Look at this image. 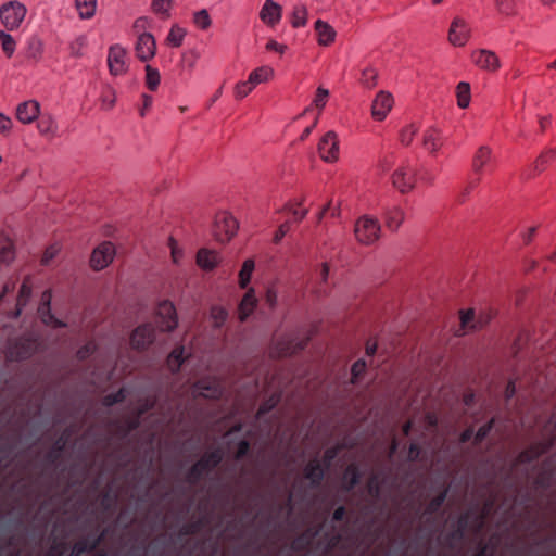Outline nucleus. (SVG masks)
Segmentation results:
<instances>
[{
	"label": "nucleus",
	"mask_w": 556,
	"mask_h": 556,
	"mask_svg": "<svg viewBox=\"0 0 556 556\" xmlns=\"http://www.w3.org/2000/svg\"><path fill=\"white\" fill-rule=\"evenodd\" d=\"M355 237L363 244H371L379 239L380 224L377 219L363 216L355 224Z\"/></svg>",
	"instance_id": "5"
},
{
	"label": "nucleus",
	"mask_w": 556,
	"mask_h": 556,
	"mask_svg": "<svg viewBox=\"0 0 556 556\" xmlns=\"http://www.w3.org/2000/svg\"><path fill=\"white\" fill-rule=\"evenodd\" d=\"M38 312H39V316H40L41 321L46 326L52 327V328H61V327H65L66 326L65 323H63L62 320L58 319L51 313L50 307L40 306Z\"/></svg>",
	"instance_id": "33"
},
{
	"label": "nucleus",
	"mask_w": 556,
	"mask_h": 556,
	"mask_svg": "<svg viewBox=\"0 0 556 556\" xmlns=\"http://www.w3.org/2000/svg\"><path fill=\"white\" fill-rule=\"evenodd\" d=\"M220 458H222V456L218 452L204 457L198 464L194 465V467L192 469V475L198 476L204 469L215 466L220 460Z\"/></svg>",
	"instance_id": "37"
},
{
	"label": "nucleus",
	"mask_w": 556,
	"mask_h": 556,
	"mask_svg": "<svg viewBox=\"0 0 556 556\" xmlns=\"http://www.w3.org/2000/svg\"><path fill=\"white\" fill-rule=\"evenodd\" d=\"M76 8L81 18H91L96 13L97 0H76Z\"/></svg>",
	"instance_id": "36"
},
{
	"label": "nucleus",
	"mask_w": 556,
	"mask_h": 556,
	"mask_svg": "<svg viewBox=\"0 0 556 556\" xmlns=\"http://www.w3.org/2000/svg\"><path fill=\"white\" fill-rule=\"evenodd\" d=\"M31 353V344L28 342L27 349L22 348V350H18L17 346L15 349H12L9 353L10 358L12 359H20L25 358Z\"/></svg>",
	"instance_id": "63"
},
{
	"label": "nucleus",
	"mask_w": 556,
	"mask_h": 556,
	"mask_svg": "<svg viewBox=\"0 0 556 556\" xmlns=\"http://www.w3.org/2000/svg\"><path fill=\"white\" fill-rule=\"evenodd\" d=\"M326 471L327 469L317 457L311 459L303 469L304 477L309 481L312 488L320 486Z\"/></svg>",
	"instance_id": "17"
},
{
	"label": "nucleus",
	"mask_w": 556,
	"mask_h": 556,
	"mask_svg": "<svg viewBox=\"0 0 556 556\" xmlns=\"http://www.w3.org/2000/svg\"><path fill=\"white\" fill-rule=\"evenodd\" d=\"M494 548L488 543L480 542L477 552L472 556H493Z\"/></svg>",
	"instance_id": "64"
},
{
	"label": "nucleus",
	"mask_w": 556,
	"mask_h": 556,
	"mask_svg": "<svg viewBox=\"0 0 556 556\" xmlns=\"http://www.w3.org/2000/svg\"><path fill=\"white\" fill-rule=\"evenodd\" d=\"M172 7L173 0H152L151 3L152 11L163 17H168L170 15Z\"/></svg>",
	"instance_id": "41"
},
{
	"label": "nucleus",
	"mask_w": 556,
	"mask_h": 556,
	"mask_svg": "<svg viewBox=\"0 0 556 556\" xmlns=\"http://www.w3.org/2000/svg\"><path fill=\"white\" fill-rule=\"evenodd\" d=\"M60 251H61L60 244H58V243L51 244L45 251L41 263L43 265H48L50 263V261L53 260L59 254Z\"/></svg>",
	"instance_id": "57"
},
{
	"label": "nucleus",
	"mask_w": 556,
	"mask_h": 556,
	"mask_svg": "<svg viewBox=\"0 0 556 556\" xmlns=\"http://www.w3.org/2000/svg\"><path fill=\"white\" fill-rule=\"evenodd\" d=\"M254 86L250 83V80L239 81L235 86V97L239 100L244 99L248 94L253 90Z\"/></svg>",
	"instance_id": "53"
},
{
	"label": "nucleus",
	"mask_w": 556,
	"mask_h": 556,
	"mask_svg": "<svg viewBox=\"0 0 556 556\" xmlns=\"http://www.w3.org/2000/svg\"><path fill=\"white\" fill-rule=\"evenodd\" d=\"M185 349L182 346L175 349L168 356L167 363L172 371H177L184 363Z\"/></svg>",
	"instance_id": "39"
},
{
	"label": "nucleus",
	"mask_w": 556,
	"mask_h": 556,
	"mask_svg": "<svg viewBox=\"0 0 556 556\" xmlns=\"http://www.w3.org/2000/svg\"><path fill=\"white\" fill-rule=\"evenodd\" d=\"M497 12L505 16H513L516 14L515 0H494Z\"/></svg>",
	"instance_id": "46"
},
{
	"label": "nucleus",
	"mask_w": 556,
	"mask_h": 556,
	"mask_svg": "<svg viewBox=\"0 0 556 556\" xmlns=\"http://www.w3.org/2000/svg\"><path fill=\"white\" fill-rule=\"evenodd\" d=\"M307 11L304 5H296L291 14V24L293 27L304 26L306 23Z\"/></svg>",
	"instance_id": "48"
},
{
	"label": "nucleus",
	"mask_w": 556,
	"mask_h": 556,
	"mask_svg": "<svg viewBox=\"0 0 556 556\" xmlns=\"http://www.w3.org/2000/svg\"><path fill=\"white\" fill-rule=\"evenodd\" d=\"M422 144L431 154H435L443 144L442 132L434 127H430L424 132Z\"/></svg>",
	"instance_id": "23"
},
{
	"label": "nucleus",
	"mask_w": 556,
	"mask_h": 556,
	"mask_svg": "<svg viewBox=\"0 0 556 556\" xmlns=\"http://www.w3.org/2000/svg\"><path fill=\"white\" fill-rule=\"evenodd\" d=\"M318 153L325 162H336L339 157V139L334 131H328L318 143Z\"/></svg>",
	"instance_id": "11"
},
{
	"label": "nucleus",
	"mask_w": 556,
	"mask_h": 556,
	"mask_svg": "<svg viewBox=\"0 0 556 556\" xmlns=\"http://www.w3.org/2000/svg\"><path fill=\"white\" fill-rule=\"evenodd\" d=\"M187 31L180 27L179 25H173L168 36H167V42L173 47H179L181 46Z\"/></svg>",
	"instance_id": "40"
},
{
	"label": "nucleus",
	"mask_w": 556,
	"mask_h": 556,
	"mask_svg": "<svg viewBox=\"0 0 556 556\" xmlns=\"http://www.w3.org/2000/svg\"><path fill=\"white\" fill-rule=\"evenodd\" d=\"M362 473L356 465H350L346 467L342 480L343 490L351 492L361 481Z\"/></svg>",
	"instance_id": "25"
},
{
	"label": "nucleus",
	"mask_w": 556,
	"mask_h": 556,
	"mask_svg": "<svg viewBox=\"0 0 556 556\" xmlns=\"http://www.w3.org/2000/svg\"><path fill=\"white\" fill-rule=\"evenodd\" d=\"M492 427V421L481 426L475 434V443L480 444L489 435Z\"/></svg>",
	"instance_id": "61"
},
{
	"label": "nucleus",
	"mask_w": 556,
	"mask_h": 556,
	"mask_svg": "<svg viewBox=\"0 0 556 556\" xmlns=\"http://www.w3.org/2000/svg\"><path fill=\"white\" fill-rule=\"evenodd\" d=\"M447 496V489H444L437 496H434L426 508V513L429 515L435 514L444 504Z\"/></svg>",
	"instance_id": "50"
},
{
	"label": "nucleus",
	"mask_w": 556,
	"mask_h": 556,
	"mask_svg": "<svg viewBox=\"0 0 556 556\" xmlns=\"http://www.w3.org/2000/svg\"><path fill=\"white\" fill-rule=\"evenodd\" d=\"M222 262L220 254L208 248H201L197 252L195 263L197 265L205 271H213Z\"/></svg>",
	"instance_id": "16"
},
{
	"label": "nucleus",
	"mask_w": 556,
	"mask_h": 556,
	"mask_svg": "<svg viewBox=\"0 0 556 556\" xmlns=\"http://www.w3.org/2000/svg\"><path fill=\"white\" fill-rule=\"evenodd\" d=\"M255 270V262L252 258H248L243 262L242 267L238 275V285L241 289L250 288L251 276Z\"/></svg>",
	"instance_id": "28"
},
{
	"label": "nucleus",
	"mask_w": 556,
	"mask_h": 556,
	"mask_svg": "<svg viewBox=\"0 0 556 556\" xmlns=\"http://www.w3.org/2000/svg\"><path fill=\"white\" fill-rule=\"evenodd\" d=\"M210 317L212 319L213 326L215 328H219L226 321L228 312L222 306H213L210 312Z\"/></svg>",
	"instance_id": "43"
},
{
	"label": "nucleus",
	"mask_w": 556,
	"mask_h": 556,
	"mask_svg": "<svg viewBox=\"0 0 556 556\" xmlns=\"http://www.w3.org/2000/svg\"><path fill=\"white\" fill-rule=\"evenodd\" d=\"M12 128V119L4 113L0 112V134L7 136L11 132Z\"/></svg>",
	"instance_id": "60"
},
{
	"label": "nucleus",
	"mask_w": 556,
	"mask_h": 556,
	"mask_svg": "<svg viewBox=\"0 0 556 556\" xmlns=\"http://www.w3.org/2000/svg\"><path fill=\"white\" fill-rule=\"evenodd\" d=\"M239 229V222L228 212L216 214L212 235L219 243L229 242Z\"/></svg>",
	"instance_id": "3"
},
{
	"label": "nucleus",
	"mask_w": 556,
	"mask_h": 556,
	"mask_svg": "<svg viewBox=\"0 0 556 556\" xmlns=\"http://www.w3.org/2000/svg\"><path fill=\"white\" fill-rule=\"evenodd\" d=\"M41 114L40 103L36 99L22 101L15 108V118L23 125L33 124Z\"/></svg>",
	"instance_id": "10"
},
{
	"label": "nucleus",
	"mask_w": 556,
	"mask_h": 556,
	"mask_svg": "<svg viewBox=\"0 0 556 556\" xmlns=\"http://www.w3.org/2000/svg\"><path fill=\"white\" fill-rule=\"evenodd\" d=\"M417 132V127L415 125H408L402 129L400 134L401 143L404 146H409Z\"/></svg>",
	"instance_id": "55"
},
{
	"label": "nucleus",
	"mask_w": 556,
	"mask_h": 556,
	"mask_svg": "<svg viewBox=\"0 0 556 556\" xmlns=\"http://www.w3.org/2000/svg\"><path fill=\"white\" fill-rule=\"evenodd\" d=\"M392 185L401 193L405 194L412 191L416 184V170L409 165L404 163L399 166L392 174Z\"/></svg>",
	"instance_id": "7"
},
{
	"label": "nucleus",
	"mask_w": 556,
	"mask_h": 556,
	"mask_svg": "<svg viewBox=\"0 0 556 556\" xmlns=\"http://www.w3.org/2000/svg\"><path fill=\"white\" fill-rule=\"evenodd\" d=\"M27 281L28 278H26V280L21 286L16 302V309L13 313L14 318H17L21 315L22 309L26 306L31 296V288L28 286Z\"/></svg>",
	"instance_id": "29"
},
{
	"label": "nucleus",
	"mask_w": 556,
	"mask_h": 556,
	"mask_svg": "<svg viewBox=\"0 0 556 556\" xmlns=\"http://www.w3.org/2000/svg\"><path fill=\"white\" fill-rule=\"evenodd\" d=\"M378 79V73L372 67H366L362 72L361 76V83L362 85L367 88L371 89L377 85Z\"/></svg>",
	"instance_id": "45"
},
{
	"label": "nucleus",
	"mask_w": 556,
	"mask_h": 556,
	"mask_svg": "<svg viewBox=\"0 0 556 556\" xmlns=\"http://www.w3.org/2000/svg\"><path fill=\"white\" fill-rule=\"evenodd\" d=\"M257 302L254 288H248L238 306V318L241 323L245 321L251 316Z\"/></svg>",
	"instance_id": "22"
},
{
	"label": "nucleus",
	"mask_w": 556,
	"mask_h": 556,
	"mask_svg": "<svg viewBox=\"0 0 556 556\" xmlns=\"http://www.w3.org/2000/svg\"><path fill=\"white\" fill-rule=\"evenodd\" d=\"M556 441V414L551 415L546 425L543 440L531 444L521 451L515 459L514 466L530 464L547 453Z\"/></svg>",
	"instance_id": "1"
},
{
	"label": "nucleus",
	"mask_w": 556,
	"mask_h": 556,
	"mask_svg": "<svg viewBox=\"0 0 556 556\" xmlns=\"http://www.w3.org/2000/svg\"><path fill=\"white\" fill-rule=\"evenodd\" d=\"M274 68L268 66H261L250 74L249 80L252 84V86L255 87L258 84L267 81L269 78L274 77Z\"/></svg>",
	"instance_id": "30"
},
{
	"label": "nucleus",
	"mask_w": 556,
	"mask_h": 556,
	"mask_svg": "<svg viewBox=\"0 0 556 556\" xmlns=\"http://www.w3.org/2000/svg\"><path fill=\"white\" fill-rule=\"evenodd\" d=\"M321 531V526L311 527L308 528L302 535H300L294 545L302 549H309L314 544V541L319 535Z\"/></svg>",
	"instance_id": "27"
},
{
	"label": "nucleus",
	"mask_w": 556,
	"mask_h": 556,
	"mask_svg": "<svg viewBox=\"0 0 556 556\" xmlns=\"http://www.w3.org/2000/svg\"><path fill=\"white\" fill-rule=\"evenodd\" d=\"M154 317L156 327L161 332H172L178 327V314L174 303L169 300L157 302Z\"/></svg>",
	"instance_id": "4"
},
{
	"label": "nucleus",
	"mask_w": 556,
	"mask_h": 556,
	"mask_svg": "<svg viewBox=\"0 0 556 556\" xmlns=\"http://www.w3.org/2000/svg\"><path fill=\"white\" fill-rule=\"evenodd\" d=\"M384 225L391 231H396L405 219V211L402 206L393 204L384 207Z\"/></svg>",
	"instance_id": "20"
},
{
	"label": "nucleus",
	"mask_w": 556,
	"mask_h": 556,
	"mask_svg": "<svg viewBox=\"0 0 556 556\" xmlns=\"http://www.w3.org/2000/svg\"><path fill=\"white\" fill-rule=\"evenodd\" d=\"M220 392V386L213 377L203 378L193 386V394L197 396L213 399L218 396Z\"/></svg>",
	"instance_id": "18"
},
{
	"label": "nucleus",
	"mask_w": 556,
	"mask_h": 556,
	"mask_svg": "<svg viewBox=\"0 0 556 556\" xmlns=\"http://www.w3.org/2000/svg\"><path fill=\"white\" fill-rule=\"evenodd\" d=\"M26 49L28 58L37 60L43 52V41L37 35H33L27 39Z\"/></svg>",
	"instance_id": "31"
},
{
	"label": "nucleus",
	"mask_w": 556,
	"mask_h": 556,
	"mask_svg": "<svg viewBox=\"0 0 556 556\" xmlns=\"http://www.w3.org/2000/svg\"><path fill=\"white\" fill-rule=\"evenodd\" d=\"M456 98H457V105L460 109H466L469 105L471 94H470V85L468 83L460 81L456 86Z\"/></svg>",
	"instance_id": "32"
},
{
	"label": "nucleus",
	"mask_w": 556,
	"mask_h": 556,
	"mask_svg": "<svg viewBox=\"0 0 556 556\" xmlns=\"http://www.w3.org/2000/svg\"><path fill=\"white\" fill-rule=\"evenodd\" d=\"M278 17V5L274 0H266L261 12L260 18L268 26H275Z\"/></svg>",
	"instance_id": "26"
},
{
	"label": "nucleus",
	"mask_w": 556,
	"mask_h": 556,
	"mask_svg": "<svg viewBox=\"0 0 556 556\" xmlns=\"http://www.w3.org/2000/svg\"><path fill=\"white\" fill-rule=\"evenodd\" d=\"M135 50L137 56L143 62L153 59L156 52V43L153 35L146 31L140 33L137 38Z\"/></svg>",
	"instance_id": "12"
},
{
	"label": "nucleus",
	"mask_w": 556,
	"mask_h": 556,
	"mask_svg": "<svg viewBox=\"0 0 556 556\" xmlns=\"http://www.w3.org/2000/svg\"><path fill=\"white\" fill-rule=\"evenodd\" d=\"M367 490H368V493L375 497V498H378L380 496V493H381V486L378 482V479L377 477H371L367 483Z\"/></svg>",
	"instance_id": "62"
},
{
	"label": "nucleus",
	"mask_w": 556,
	"mask_h": 556,
	"mask_svg": "<svg viewBox=\"0 0 556 556\" xmlns=\"http://www.w3.org/2000/svg\"><path fill=\"white\" fill-rule=\"evenodd\" d=\"M285 212L288 214V217H292L294 223L302 220L306 213V208H302L300 203H289L285 205Z\"/></svg>",
	"instance_id": "42"
},
{
	"label": "nucleus",
	"mask_w": 556,
	"mask_h": 556,
	"mask_svg": "<svg viewBox=\"0 0 556 556\" xmlns=\"http://www.w3.org/2000/svg\"><path fill=\"white\" fill-rule=\"evenodd\" d=\"M0 45H1L3 53L8 58H11L14 54L15 49H16V41L11 36L9 30H7V29L0 30Z\"/></svg>",
	"instance_id": "34"
},
{
	"label": "nucleus",
	"mask_w": 556,
	"mask_h": 556,
	"mask_svg": "<svg viewBox=\"0 0 556 556\" xmlns=\"http://www.w3.org/2000/svg\"><path fill=\"white\" fill-rule=\"evenodd\" d=\"M87 45V37L84 35H80L76 37L70 45V51L72 56L74 58H80L83 56V49Z\"/></svg>",
	"instance_id": "51"
},
{
	"label": "nucleus",
	"mask_w": 556,
	"mask_h": 556,
	"mask_svg": "<svg viewBox=\"0 0 556 556\" xmlns=\"http://www.w3.org/2000/svg\"><path fill=\"white\" fill-rule=\"evenodd\" d=\"M193 23L201 29H207L212 25V18L206 9L199 10L193 13Z\"/></svg>",
	"instance_id": "44"
},
{
	"label": "nucleus",
	"mask_w": 556,
	"mask_h": 556,
	"mask_svg": "<svg viewBox=\"0 0 556 556\" xmlns=\"http://www.w3.org/2000/svg\"><path fill=\"white\" fill-rule=\"evenodd\" d=\"M155 339V327L146 323L136 327L129 338L130 346L137 351H143L148 349Z\"/></svg>",
	"instance_id": "8"
},
{
	"label": "nucleus",
	"mask_w": 556,
	"mask_h": 556,
	"mask_svg": "<svg viewBox=\"0 0 556 556\" xmlns=\"http://www.w3.org/2000/svg\"><path fill=\"white\" fill-rule=\"evenodd\" d=\"M552 160H556V149H551L541 153L535 161L534 169L538 172L543 170L545 164Z\"/></svg>",
	"instance_id": "52"
},
{
	"label": "nucleus",
	"mask_w": 556,
	"mask_h": 556,
	"mask_svg": "<svg viewBox=\"0 0 556 556\" xmlns=\"http://www.w3.org/2000/svg\"><path fill=\"white\" fill-rule=\"evenodd\" d=\"M38 130L42 135L53 136L55 134V124L52 116H49L46 122L38 125Z\"/></svg>",
	"instance_id": "58"
},
{
	"label": "nucleus",
	"mask_w": 556,
	"mask_h": 556,
	"mask_svg": "<svg viewBox=\"0 0 556 556\" xmlns=\"http://www.w3.org/2000/svg\"><path fill=\"white\" fill-rule=\"evenodd\" d=\"M469 525V514H463L459 516L456 522L455 529L450 533V539L460 541L464 539L466 530Z\"/></svg>",
	"instance_id": "35"
},
{
	"label": "nucleus",
	"mask_w": 556,
	"mask_h": 556,
	"mask_svg": "<svg viewBox=\"0 0 556 556\" xmlns=\"http://www.w3.org/2000/svg\"><path fill=\"white\" fill-rule=\"evenodd\" d=\"M393 106V97L388 91H380L371 104V116L376 121H383Z\"/></svg>",
	"instance_id": "14"
},
{
	"label": "nucleus",
	"mask_w": 556,
	"mask_h": 556,
	"mask_svg": "<svg viewBox=\"0 0 556 556\" xmlns=\"http://www.w3.org/2000/svg\"><path fill=\"white\" fill-rule=\"evenodd\" d=\"M305 345H306V340H301L300 342L296 343L294 349H290L289 346H286L285 339L280 336V343H279V346H280V357L282 355H285V354L293 353V352L303 350L305 348Z\"/></svg>",
	"instance_id": "59"
},
{
	"label": "nucleus",
	"mask_w": 556,
	"mask_h": 556,
	"mask_svg": "<svg viewBox=\"0 0 556 556\" xmlns=\"http://www.w3.org/2000/svg\"><path fill=\"white\" fill-rule=\"evenodd\" d=\"M116 249L110 241L99 244L91 254L90 266L93 270H102L106 268L114 260Z\"/></svg>",
	"instance_id": "9"
},
{
	"label": "nucleus",
	"mask_w": 556,
	"mask_h": 556,
	"mask_svg": "<svg viewBox=\"0 0 556 556\" xmlns=\"http://www.w3.org/2000/svg\"><path fill=\"white\" fill-rule=\"evenodd\" d=\"M469 26L465 20L460 17L454 18L448 30V41L453 46L462 47L469 39Z\"/></svg>",
	"instance_id": "15"
},
{
	"label": "nucleus",
	"mask_w": 556,
	"mask_h": 556,
	"mask_svg": "<svg viewBox=\"0 0 556 556\" xmlns=\"http://www.w3.org/2000/svg\"><path fill=\"white\" fill-rule=\"evenodd\" d=\"M26 14L27 8L18 0H11L0 5V22L9 31L18 29Z\"/></svg>",
	"instance_id": "2"
},
{
	"label": "nucleus",
	"mask_w": 556,
	"mask_h": 556,
	"mask_svg": "<svg viewBox=\"0 0 556 556\" xmlns=\"http://www.w3.org/2000/svg\"><path fill=\"white\" fill-rule=\"evenodd\" d=\"M366 362L364 359L356 361L351 368V381L352 383H356L359 378L363 377L365 370H366Z\"/></svg>",
	"instance_id": "54"
},
{
	"label": "nucleus",
	"mask_w": 556,
	"mask_h": 556,
	"mask_svg": "<svg viewBox=\"0 0 556 556\" xmlns=\"http://www.w3.org/2000/svg\"><path fill=\"white\" fill-rule=\"evenodd\" d=\"M146 85L151 91H155L160 85L161 76L156 68L146 65Z\"/></svg>",
	"instance_id": "38"
},
{
	"label": "nucleus",
	"mask_w": 556,
	"mask_h": 556,
	"mask_svg": "<svg viewBox=\"0 0 556 556\" xmlns=\"http://www.w3.org/2000/svg\"><path fill=\"white\" fill-rule=\"evenodd\" d=\"M108 66L114 76L125 74L127 72L126 50L119 46L111 47L108 54Z\"/></svg>",
	"instance_id": "13"
},
{
	"label": "nucleus",
	"mask_w": 556,
	"mask_h": 556,
	"mask_svg": "<svg viewBox=\"0 0 556 556\" xmlns=\"http://www.w3.org/2000/svg\"><path fill=\"white\" fill-rule=\"evenodd\" d=\"M473 62L482 70L495 72L501 67L497 55L490 50H479L472 54Z\"/></svg>",
	"instance_id": "19"
},
{
	"label": "nucleus",
	"mask_w": 556,
	"mask_h": 556,
	"mask_svg": "<svg viewBox=\"0 0 556 556\" xmlns=\"http://www.w3.org/2000/svg\"><path fill=\"white\" fill-rule=\"evenodd\" d=\"M556 475V462L553 459H546L543 462L540 472L538 473L534 484L541 489H548Z\"/></svg>",
	"instance_id": "21"
},
{
	"label": "nucleus",
	"mask_w": 556,
	"mask_h": 556,
	"mask_svg": "<svg viewBox=\"0 0 556 556\" xmlns=\"http://www.w3.org/2000/svg\"><path fill=\"white\" fill-rule=\"evenodd\" d=\"M329 98V91L323 87H318L313 100V104L319 111L326 105Z\"/></svg>",
	"instance_id": "56"
},
{
	"label": "nucleus",
	"mask_w": 556,
	"mask_h": 556,
	"mask_svg": "<svg viewBox=\"0 0 556 556\" xmlns=\"http://www.w3.org/2000/svg\"><path fill=\"white\" fill-rule=\"evenodd\" d=\"M167 243L170 249L172 262L175 265H178L185 255V251L174 237H169Z\"/></svg>",
	"instance_id": "47"
},
{
	"label": "nucleus",
	"mask_w": 556,
	"mask_h": 556,
	"mask_svg": "<svg viewBox=\"0 0 556 556\" xmlns=\"http://www.w3.org/2000/svg\"><path fill=\"white\" fill-rule=\"evenodd\" d=\"M495 162V156L489 146H480L477 149L471 162L472 170L478 176L477 182L480 181L483 174L493 170Z\"/></svg>",
	"instance_id": "6"
},
{
	"label": "nucleus",
	"mask_w": 556,
	"mask_h": 556,
	"mask_svg": "<svg viewBox=\"0 0 556 556\" xmlns=\"http://www.w3.org/2000/svg\"><path fill=\"white\" fill-rule=\"evenodd\" d=\"M14 258L13 244L9 239H3L0 242V260L3 263H11Z\"/></svg>",
	"instance_id": "49"
},
{
	"label": "nucleus",
	"mask_w": 556,
	"mask_h": 556,
	"mask_svg": "<svg viewBox=\"0 0 556 556\" xmlns=\"http://www.w3.org/2000/svg\"><path fill=\"white\" fill-rule=\"evenodd\" d=\"M315 30L317 33L319 45L328 46L334 40L336 31L329 24L318 20L315 23Z\"/></svg>",
	"instance_id": "24"
}]
</instances>
